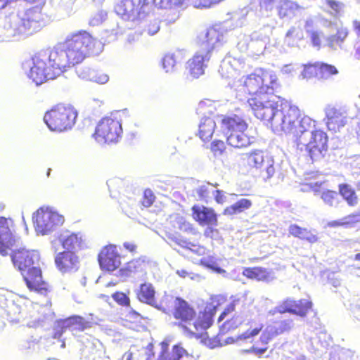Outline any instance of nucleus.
Segmentation results:
<instances>
[{
	"instance_id": "f257e3e1",
	"label": "nucleus",
	"mask_w": 360,
	"mask_h": 360,
	"mask_svg": "<svg viewBox=\"0 0 360 360\" xmlns=\"http://www.w3.org/2000/svg\"><path fill=\"white\" fill-rule=\"evenodd\" d=\"M241 91L249 97L247 103L258 119H269L276 106L275 93L281 88L277 75L261 69L243 78Z\"/></svg>"
},
{
	"instance_id": "f03ea898",
	"label": "nucleus",
	"mask_w": 360,
	"mask_h": 360,
	"mask_svg": "<svg viewBox=\"0 0 360 360\" xmlns=\"http://www.w3.org/2000/svg\"><path fill=\"white\" fill-rule=\"evenodd\" d=\"M272 111L271 117L259 120L269 122L275 130L281 131L291 136L293 141L297 136L300 139L302 136V129L306 128L304 122L314 120L308 115L302 116V112L298 106L284 98H281L280 103L276 101V106Z\"/></svg>"
},
{
	"instance_id": "7ed1b4c3",
	"label": "nucleus",
	"mask_w": 360,
	"mask_h": 360,
	"mask_svg": "<svg viewBox=\"0 0 360 360\" xmlns=\"http://www.w3.org/2000/svg\"><path fill=\"white\" fill-rule=\"evenodd\" d=\"M63 49L70 66L81 63L86 57L101 51V42L85 30H79L68 36Z\"/></svg>"
},
{
	"instance_id": "20e7f679",
	"label": "nucleus",
	"mask_w": 360,
	"mask_h": 360,
	"mask_svg": "<svg viewBox=\"0 0 360 360\" xmlns=\"http://www.w3.org/2000/svg\"><path fill=\"white\" fill-rule=\"evenodd\" d=\"M304 123L306 128L302 129V136L293 141L297 147L305 148L307 155L312 162H320L328 149V136L323 130L316 129V122L314 120Z\"/></svg>"
},
{
	"instance_id": "39448f33",
	"label": "nucleus",
	"mask_w": 360,
	"mask_h": 360,
	"mask_svg": "<svg viewBox=\"0 0 360 360\" xmlns=\"http://www.w3.org/2000/svg\"><path fill=\"white\" fill-rule=\"evenodd\" d=\"M220 127L226 136L227 144L234 148L241 149L249 147L254 138L248 134V124L239 115H224Z\"/></svg>"
},
{
	"instance_id": "423d86ee",
	"label": "nucleus",
	"mask_w": 360,
	"mask_h": 360,
	"mask_svg": "<svg viewBox=\"0 0 360 360\" xmlns=\"http://www.w3.org/2000/svg\"><path fill=\"white\" fill-rule=\"evenodd\" d=\"M77 117V111L69 104L58 103L47 111L44 120L51 131L63 132L71 129Z\"/></svg>"
},
{
	"instance_id": "0eeeda50",
	"label": "nucleus",
	"mask_w": 360,
	"mask_h": 360,
	"mask_svg": "<svg viewBox=\"0 0 360 360\" xmlns=\"http://www.w3.org/2000/svg\"><path fill=\"white\" fill-rule=\"evenodd\" d=\"M122 132L121 122L116 118L106 116L98 122L91 136L98 143L111 144L119 141Z\"/></svg>"
},
{
	"instance_id": "6e6552de",
	"label": "nucleus",
	"mask_w": 360,
	"mask_h": 360,
	"mask_svg": "<svg viewBox=\"0 0 360 360\" xmlns=\"http://www.w3.org/2000/svg\"><path fill=\"white\" fill-rule=\"evenodd\" d=\"M218 41V33L215 29H209L205 34L207 51L205 55L197 53L187 62L186 68L193 78H198L205 73V61L209 60L214 49V44Z\"/></svg>"
},
{
	"instance_id": "1a4fd4ad",
	"label": "nucleus",
	"mask_w": 360,
	"mask_h": 360,
	"mask_svg": "<svg viewBox=\"0 0 360 360\" xmlns=\"http://www.w3.org/2000/svg\"><path fill=\"white\" fill-rule=\"evenodd\" d=\"M32 66L30 70V77L37 84L54 79L51 65L49 58L46 49H42L32 57Z\"/></svg>"
},
{
	"instance_id": "9d476101",
	"label": "nucleus",
	"mask_w": 360,
	"mask_h": 360,
	"mask_svg": "<svg viewBox=\"0 0 360 360\" xmlns=\"http://www.w3.org/2000/svg\"><path fill=\"white\" fill-rule=\"evenodd\" d=\"M239 300H233L224 309L218 318V322L225 319V321L220 326L219 332L210 345L211 347L218 340L221 342L219 337L228 333L230 331L237 329L243 323L242 317L238 314H233L236 311V307L238 304ZM224 342V340L222 343Z\"/></svg>"
},
{
	"instance_id": "9b49d317",
	"label": "nucleus",
	"mask_w": 360,
	"mask_h": 360,
	"mask_svg": "<svg viewBox=\"0 0 360 360\" xmlns=\"http://www.w3.org/2000/svg\"><path fill=\"white\" fill-rule=\"evenodd\" d=\"M248 166L258 169L264 179H270L275 174L273 158L265 155L262 150L255 149L245 153Z\"/></svg>"
},
{
	"instance_id": "f8f14e48",
	"label": "nucleus",
	"mask_w": 360,
	"mask_h": 360,
	"mask_svg": "<svg viewBox=\"0 0 360 360\" xmlns=\"http://www.w3.org/2000/svg\"><path fill=\"white\" fill-rule=\"evenodd\" d=\"M63 217L56 212L43 209L38 210L34 216L36 230L42 235L47 234L63 224Z\"/></svg>"
},
{
	"instance_id": "ddd939ff",
	"label": "nucleus",
	"mask_w": 360,
	"mask_h": 360,
	"mask_svg": "<svg viewBox=\"0 0 360 360\" xmlns=\"http://www.w3.org/2000/svg\"><path fill=\"white\" fill-rule=\"evenodd\" d=\"M28 290L42 295L51 291V286L43 278L41 269L39 266L31 268L20 273Z\"/></svg>"
},
{
	"instance_id": "4468645a",
	"label": "nucleus",
	"mask_w": 360,
	"mask_h": 360,
	"mask_svg": "<svg viewBox=\"0 0 360 360\" xmlns=\"http://www.w3.org/2000/svg\"><path fill=\"white\" fill-rule=\"evenodd\" d=\"M313 302L309 299L294 300L285 299L282 304L276 308V311L280 314L290 313L300 317H305L313 309Z\"/></svg>"
},
{
	"instance_id": "2eb2a0df",
	"label": "nucleus",
	"mask_w": 360,
	"mask_h": 360,
	"mask_svg": "<svg viewBox=\"0 0 360 360\" xmlns=\"http://www.w3.org/2000/svg\"><path fill=\"white\" fill-rule=\"evenodd\" d=\"M247 329L241 334L236 337H230L224 340V342L222 343L218 340L212 347H221L224 345L235 344L238 342H244L249 339H252L258 335L261 332L262 333L264 328V324L260 321L255 319H250L245 323Z\"/></svg>"
},
{
	"instance_id": "dca6fc26",
	"label": "nucleus",
	"mask_w": 360,
	"mask_h": 360,
	"mask_svg": "<svg viewBox=\"0 0 360 360\" xmlns=\"http://www.w3.org/2000/svg\"><path fill=\"white\" fill-rule=\"evenodd\" d=\"M13 265L22 273L31 268L39 262V255L37 251L20 248L15 250L11 255Z\"/></svg>"
},
{
	"instance_id": "f3484780",
	"label": "nucleus",
	"mask_w": 360,
	"mask_h": 360,
	"mask_svg": "<svg viewBox=\"0 0 360 360\" xmlns=\"http://www.w3.org/2000/svg\"><path fill=\"white\" fill-rule=\"evenodd\" d=\"M13 221L11 218L0 217V254L8 255V250L15 244Z\"/></svg>"
},
{
	"instance_id": "a211bd4d",
	"label": "nucleus",
	"mask_w": 360,
	"mask_h": 360,
	"mask_svg": "<svg viewBox=\"0 0 360 360\" xmlns=\"http://www.w3.org/2000/svg\"><path fill=\"white\" fill-rule=\"evenodd\" d=\"M101 268L108 271L116 270L121 264L120 257L114 245L103 247L98 255Z\"/></svg>"
},
{
	"instance_id": "6ab92c4d",
	"label": "nucleus",
	"mask_w": 360,
	"mask_h": 360,
	"mask_svg": "<svg viewBox=\"0 0 360 360\" xmlns=\"http://www.w3.org/2000/svg\"><path fill=\"white\" fill-rule=\"evenodd\" d=\"M192 218L200 226H218V214L212 207L194 205L191 207Z\"/></svg>"
},
{
	"instance_id": "aec40b11",
	"label": "nucleus",
	"mask_w": 360,
	"mask_h": 360,
	"mask_svg": "<svg viewBox=\"0 0 360 360\" xmlns=\"http://www.w3.org/2000/svg\"><path fill=\"white\" fill-rule=\"evenodd\" d=\"M326 124L329 131L337 132L347 124L346 112L340 108L328 106L325 110Z\"/></svg>"
},
{
	"instance_id": "412c9836",
	"label": "nucleus",
	"mask_w": 360,
	"mask_h": 360,
	"mask_svg": "<svg viewBox=\"0 0 360 360\" xmlns=\"http://www.w3.org/2000/svg\"><path fill=\"white\" fill-rule=\"evenodd\" d=\"M46 51L55 79L70 66L63 48L46 49Z\"/></svg>"
},
{
	"instance_id": "4be33fe9",
	"label": "nucleus",
	"mask_w": 360,
	"mask_h": 360,
	"mask_svg": "<svg viewBox=\"0 0 360 360\" xmlns=\"http://www.w3.org/2000/svg\"><path fill=\"white\" fill-rule=\"evenodd\" d=\"M55 264L62 273H69L79 269V259L75 252L65 250L56 255Z\"/></svg>"
},
{
	"instance_id": "5701e85b",
	"label": "nucleus",
	"mask_w": 360,
	"mask_h": 360,
	"mask_svg": "<svg viewBox=\"0 0 360 360\" xmlns=\"http://www.w3.org/2000/svg\"><path fill=\"white\" fill-rule=\"evenodd\" d=\"M217 312V307L212 304L206 305L203 310L200 311L198 315H196L192 327L196 331L205 330L209 328L214 322V316Z\"/></svg>"
},
{
	"instance_id": "b1692460",
	"label": "nucleus",
	"mask_w": 360,
	"mask_h": 360,
	"mask_svg": "<svg viewBox=\"0 0 360 360\" xmlns=\"http://www.w3.org/2000/svg\"><path fill=\"white\" fill-rule=\"evenodd\" d=\"M148 262L143 257L133 259L126 263L123 268L119 270V274L123 277H129L132 275H146Z\"/></svg>"
},
{
	"instance_id": "393cba45",
	"label": "nucleus",
	"mask_w": 360,
	"mask_h": 360,
	"mask_svg": "<svg viewBox=\"0 0 360 360\" xmlns=\"http://www.w3.org/2000/svg\"><path fill=\"white\" fill-rule=\"evenodd\" d=\"M126 13H148L153 9L155 0H122Z\"/></svg>"
},
{
	"instance_id": "a878e982",
	"label": "nucleus",
	"mask_w": 360,
	"mask_h": 360,
	"mask_svg": "<svg viewBox=\"0 0 360 360\" xmlns=\"http://www.w3.org/2000/svg\"><path fill=\"white\" fill-rule=\"evenodd\" d=\"M243 275L247 278L266 283L274 279L273 272L262 266L245 268L243 271Z\"/></svg>"
},
{
	"instance_id": "bb28decb",
	"label": "nucleus",
	"mask_w": 360,
	"mask_h": 360,
	"mask_svg": "<svg viewBox=\"0 0 360 360\" xmlns=\"http://www.w3.org/2000/svg\"><path fill=\"white\" fill-rule=\"evenodd\" d=\"M63 330L84 331L92 327V323L80 316H70L60 321Z\"/></svg>"
},
{
	"instance_id": "cd10ccee",
	"label": "nucleus",
	"mask_w": 360,
	"mask_h": 360,
	"mask_svg": "<svg viewBox=\"0 0 360 360\" xmlns=\"http://www.w3.org/2000/svg\"><path fill=\"white\" fill-rule=\"evenodd\" d=\"M155 290L150 283H144L140 285L137 292V299L143 302L155 307H158L155 299Z\"/></svg>"
},
{
	"instance_id": "c85d7f7f",
	"label": "nucleus",
	"mask_w": 360,
	"mask_h": 360,
	"mask_svg": "<svg viewBox=\"0 0 360 360\" xmlns=\"http://www.w3.org/2000/svg\"><path fill=\"white\" fill-rule=\"evenodd\" d=\"M180 221L178 219L167 221L165 226L166 241L174 248L179 245Z\"/></svg>"
},
{
	"instance_id": "c756f323",
	"label": "nucleus",
	"mask_w": 360,
	"mask_h": 360,
	"mask_svg": "<svg viewBox=\"0 0 360 360\" xmlns=\"http://www.w3.org/2000/svg\"><path fill=\"white\" fill-rule=\"evenodd\" d=\"M274 338L264 329L259 336V338L252 342V346L247 352L258 357H261L268 350L269 343Z\"/></svg>"
},
{
	"instance_id": "7c9ffc66",
	"label": "nucleus",
	"mask_w": 360,
	"mask_h": 360,
	"mask_svg": "<svg viewBox=\"0 0 360 360\" xmlns=\"http://www.w3.org/2000/svg\"><path fill=\"white\" fill-rule=\"evenodd\" d=\"M61 245L65 251L76 252L86 248L84 240L79 233H72L61 240Z\"/></svg>"
},
{
	"instance_id": "2f4dec72",
	"label": "nucleus",
	"mask_w": 360,
	"mask_h": 360,
	"mask_svg": "<svg viewBox=\"0 0 360 360\" xmlns=\"http://www.w3.org/2000/svg\"><path fill=\"white\" fill-rule=\"evenodd\" d=\"M159 308L165 313L172 314L175 319H180V298L166 295L162 300Z\"/></svg>"
},
{
	"instance_id": "473e14b6",
	"label": "nucleus",
	"mask_w": 360,
	"mask_h": 360,
	"mask_svg": "<svg viewBox=\"0 0 360 360\" xmlns=\"http://www.w3.org/2000/svg\"><path fill=\"white\" fill-rule=\"evenodd\" d=\"M216 122L211 117H204L199 124L198 136L203 141H209L215 131Z\"/></svg>"
},
{
	"instance_id": "72a5a7b5",
	"label": "nucleus",
	"mask_w": 360,
	"mask_h": 360,
	"mask_svg": "<svg viewBox=\"0 0 360 360\" xmlns=\"http://www.w3.org/2000/svg\"><path fill=\"white\" fill-rule=\"evenodd\" d=\"M196 318V311L193 306L181 299V327L188 330L190 333H194L189 328Z\"/></svg>"
},
{
	"instance_id": "f704fd0d",
	"label": "nucleus",
	"mask_w": 360,
	"mask_h": 360,
	"mask_svg": "<svg viewBox=\"0 0 360 360\" xmlns=\"http://www.w3.org/2000/svg\"><path fill=\"white\" fill-rule=\"evenodd\" d=\"M293 328V320L291 319H282L274 323L273 326H267L265 330L273 338L288 333Z\"/></svg>"
},
{
	"instance_id": "c9c22d12",
	"label": "nucleus",
	"mask_w": 360,
	"mask_h": 360,
	"mask_svg": "<svg viewBox=\"0 0 360 360\" xmlns=\"http://www.w3.org/2000/svg\"><path fill=\"white\" fill-rule=\"evenodd\" d=\"M252 205V202L250 199L241 198L233 205L225 207L222 212V214L228 217L234 216L249 210Z\"/></svg>"
},
{
	"instance_id": "e433bc0d",
	"label": "nucleus",
	"mask_w": 360,
	"mask_h": 360,
	"mask_svg": "<svg viewBox=\"0 0 360 360\" xmlns=\"http://www.w3.org/2000/svg\"><path fill=\"white\" fill-rule=\"evenodd\" d=\"M289 233L291 236L306 240L310 243H316L319 240L316 234L305 228H302L297 224H292L289 226Z\"/></svg>"
},
{
	"instance_id": "4c0bfd02",
	"label": "nucleus",
	"mask_w": 360,
	"mask_h": 360,
	"mask_svg": "<svg viewBox=\"0 0 360 360\" xmlns=\"http://www.w3.org/2000/svg\"><path fill=\"white\" fill-rule=\"evenodd\" d=\"M360 222V212H354L344 217L341 219L330 221L326 226L329 228L352 227Z\"/></svg>"
},
{
	"instance_id": "58836bf2",
	"label": "nucleus",
	"mask_w": 360,
	"mask_h": 360,
	"mask_svg": "<svg viewBox=\"0 0 360 360\" xmlns=\"http://www.w3.org/2000/svg\"><path fill=\"white\" fill-rule=\"evenodd\" d=\"M77 73L79 77L94 81L98 84H105L108 81V76L101 72H95L89 68H79L77 70Z\"/></svg>"
},
{
	"instance_id": "ea45409f",
	"label": "nucleus",
	"mask_w": 360,
	"mask_h": 360,
	"mask_svg": "<svg viewBox=\"0 0 360 360\" xmlns=\"http://www.w3.org/2000/svg\"><path fill=\"white\" fill-rule=\"evenodd\" d=\"M339 193L347 202L349 206H355L358 203V196L355 191L347 184H340L338 185Z\"/></svg>"
},
{
	"instance_id": "a19ab883",
	"label": "nucleus",
	"mask_w": 360,
	"mask_h": 360,
	"mask_svg": "<svg viewBox=\"0 0 360 360\" xmlns=\"http://www.w3.org/2000/svg\"><path fill=\"white\" fill-rule=\"evenodd\" d=\"M320 196L323 202L330 207H333L340 202L338 193L333 190L323 191Z\"/></svg>"
},
{
	"instance_id": "79ce46f5",
	"label": "nucleus",
	"mask_w": 360,
	"mask_h": 360,
	"mask_svg": "<svg viewBox=\"0 0 360 360\" xmlns=\"http://www.w3.org/2000/svg\"><path fill=\"white\" fill-rule=\"evenodd\" d=\"M181 242L183 243L182 246L191 250L198 255H204L206 252V249L205 247L200 245L197 242V240L193 239V241H190L187 240L186 237L181 238Z\"/></svg>"
},
{
	"instance_id": "37998d69",
	"label": "nucleus",
	"mask_w": 360,
	"mask_h": 360,
	"mask_svg": "<svg viewBox=\"0 0 360 360\" xmlns=\"http://www.w3.org/2000/svg\"><path fill=\"white\" fill-rule=\"evenodd\" d=\"M302 75L305 79L319 78V62L304 65Z\"/></svg>"
},
{
	"instance_id": "c03bdc74",
	"label": "nucleus",
	"mask_w": 360,
	"mask_h": 360,
	"mask_svg": "<svg viewBox=\"0 0 360 360\" xmlns=\"http://www.w3.org/2000/svg\"><path fill=\"white\" fill-rule=\"evenodd\" d=\"M338 74V69L332 65L319 62V79H327Z\"/></svg>"
},
{
	"instance_id": "a18cd8bd",
	"label": "nucleus",
	"mask_w": 360,
	"mask_h": 360,
	"mask_svg": "<svg viewBox=\"0 0 360 360\" xmlns=\"http://www.w3.org/2000/svg\"><path fill=\"white\" fill-rule=\"evenodd\" d=\"M325 181H316L314 179V176H309L306 179V182L303 184L305 190H310L315 194L321 193L323 185Z\"/></svg>"
},
{
	"instance_id": "49530a36",
	"label": "nucleus",
	"mask_w": 360,
	"mask_h": 360,
	"mask_svg": "<svg viewBox=\"0 0 360 360\" xmlns=\"http://www.w3.org/2000/svg\"><path fill=\"white\" fill-rule=\"evenodd\" d=\"M213 191V185L207 183L200 186L197 189V194L201 200L207 202L211 198Z\"/></svg>"
},
{
	"instance_id": "de8ad7c7",
	"label": "nucleus",
	"mask_w": 360,
	"mask_h": 360,
	"mask_svg": "<svg viewBox=\"0 0 360 360\" xmlns=\"http://www.w3.org/2000/svg\"><path fill=\"white\" fill-rule=\"evenodd\" d=\"M348 36V30L345 28L340 29L337 32L330 36L329 41L331 46L340 45Z\"/></svg>"
},
{
	"instance_id": "09e8293b",
	"label": "nucleus",
	"mask_w": 360,
	"mask_h": 360,
	"mask_svg": "<svg viewBox=\"0 0 360 360\" xmlns=\"http://www.w3.org/2000/svg\"><path fill=\"white\" fill-rule=\"evenodd\" d=\"M155 198L154 193L150 189L146 188L143 191L141 205L145 208L150 207L155 202Z\"/></svg>"
},
{
	"instance_id": "8fccbe9b",
	"label": "nucleus",
	"mask_w": 360,
	"mask_h": 360,
	"mask_svg": "<svg viewBox=\"0 0 360 360\" xmlns=\"http://www.w3.org/2000/svg\"><path fill=\"white\" fill-rule=\"evenodd\" d=\"M112 297L119 305L122 307L130 306L129 297L123 292L117 291L112 295Z\"/></svg>"
},
{
	"instance_id": "3c124183",
	"label": "nucleus",
	"mask_w": 360,
	"mask_h": 360,
	"mask_svg": "<svg viewBox=\"0 0 360 360\" xmlns=\"http://www.w3.org/2000/svg\"><path fill=\"white\" fill-rule=\"evenodd\" d=\"M176 65V61L173 55L167 54L162 59V66L167 72H172Z\"/></svg>"
},
{
	"instance_id": "603ef678",
	"label": "nucleus",
	"mask_w": 360,
	"mask_h": 360,
	"mask_svg": "<svg viewBox=\"0 0 360 360\" xmlns=\"http://www.w3.org/2000/svg\"><path fill=\"white\" fill-rule=\"evenodd\" d=\"M212 152L215 155H221L226 150L225 143L221 140H214L210 145Z\"/></svg>"
},
{
	"instance_id": "864d4df0",
	"label": "nucleus",
	"mask_w": 360,
	"mask_h": 360,
	"mask_svg": "<svg viewBox=\"0 0 360 360\" xmlns=\"http://www.w3.org/2000/svg\"><path fill=\"white\" fill-rule=\"evenodd\" d=\"M311 41L314 46L319 48L321 45V39L323 34L321 32L313 30L309 32Z\"/></svg>"
},
{
	"instance_id": "5fc2aeb1",
	"label": "nucleus",
	"mask_w": 360,
	"mask_h": 360,
	"mask_svg": "<svg viewBox=\"0 0 360 360\" xmlns=\"http://www.w3.org/2000/svg\"><path fill=\"white\" fill-rule=\"evenodd\" d=\"M207 228L205 229L203 234L205 237L215 239L219 235V230L215 227L217 226H205Z\"/></svg>"
},
{
	"instance_id": "6e6d98bb",
	"label": "nucleus",
	"mask_w": 360,
	"mask_h": 360,
	"mask_svg": "<svg viewBox=\"0 0 360 360\" xmlns=\"http://www.w3.org/2000/svg\"><path fill=\"white\" fill-rule=\"evenodd\" d=\"M326 4L333 11L335 15L339 14L341 11L342 4L336 0H326Z\"/></svg>"
},
{
	"instance_id": "4d7b16f0",
	"label": "nucleus",
	"mask_w": 360,
	"mask_h": 360,
	"mask_svg": "<svg viewBox=\"0 0 360 360\" xmlns=\"http://www.w3.org/2000/svg\"><path fill=\"white\" fill-rule=\"evenodd\" d=\"M212 195L217 203L222 205L226 202V197L222 191L214 190Z\"/></svg>"
},
{
	"instance_id": "13d9d810",
	"label": "nucleus",
	"mask_w": 360,
	"mask_h": 360,
	"mask_svg": "<svg viewBox=\"0 0 360 360\" xmlns=\"http://www.w3.org/2000/svg\"><path fill=\"white\" fill-rule=\"evenodd\" d=\"M124 248L131 253H135L137 250V245L134 243L124 242L123 243Z\"/></svg>"
},
{
	"instance_id": "bf43d9fd",
	"label": "nucleus",
	"mask_w": 360,
	"mask_h": 360,
	"mask_svg": "<svg viewBox=\"0 0 360 360\" xmlns=\"http://www.w3.org/2000/svg\"><path fill=\"white\" fill-rule=\"evenodd\" d=\"M174 354H172L168 360H180V349L178 345H175L173 347Z\"/></svg>"
},
{
	"instance_id": "052dcab7",
	"label": "nucleus",
	"mask_w": 360,
	"mask_h": 360,
	"mask_svg": "<svg viewBox=\"0 0 360 360\" xmlns=\"http://www.w3.org/2000/svg\"><path fill=\"white\" fill-rule=\"evenodd\" d=\"M200 263L202 265H203L204 266H206V267H208V268H210V269H214V264L215 262H213V261L210 262L205 258H202L200 260Z\"/></svg>"
},
{
	"instance_id": "680f3d73",
	"label": "nucleus",
	"mask_w": 360,
	"mask_h": 360,
	"mask_svg": "<svg viewBox=\"0 0 360 360\" xmlns=\"http://www.w3.org/2000/svg\"><path fill=\"white\" fill-rule=\"evenodd\" d=\"M129 316L136 320H140L141 319V314L135 311L134 310L131 311L129 313Z\"/></svg>"
},
{
	"instance_id": "e2e57ef3",
	"label": "nucleus",
	"mask_w": 360,
	"mask_h": 360,
	"mask_svg": "<svg viewBox=\"0 0 360 360\" xmlns=\"http://www.w3.org/2000/svg\"><path fill=\"white\" fill-rule=\"evenodd\" d=\"M353 25H354V30L356 32L357 36L360 37V22L354 21Z\"/></svg>"
},
{
	"instance_id": "0e129e2a",
	"label": "nucleus",
	"mask_w": 360,
	"mask_h": 360,
	"mask_svg": "<svg viewBox=\"0 0 360 360\" xmlns=\"http://www.w3.org/2000/svg\"><path fill=\"white\" fill-rule=\"evenodd\" d=\"M296 32V28L292 27H291L289 30H288V32H286V37H289V38H291L294 36L295 33Z\"/></svg>"
},
{
	"instance_id": "69168bd1",
	"label": "nucleus",
	"mask_w": 360,
	"mask_h": 360,
	"mask_svg": "<svg viewBox=\"0 0 360 360\" xmlns=\"http://www.w3.org/2000/svg\"><path fill=\"white\" fill-rule=\"evenodd\" d=\"M124 356H127L126 360H132L133 359V353L131 352H126L124 354Z\"/></svg>"
},
{
	"instance_id": "338daca9",
	"label": "nucleus",
	"mask_w": 360,
	"mask_h": 360,
	"mask_svg": "<svg viewBox=\"0 0 360 360\" xmlns=\"http://www.w3.org/2000/svg\"><path fill=\"white\" fill-rule=\"evenodd\" d=\"M354 259H355L356 261H359V262H360V252L356 253V254L354 255Z\"/></svg>"
},
{
	"instance_id": "774afa93",
	"label": "nucleus",
	"mask_w": 360,
	"mask_h": 360,
	"mask_svg": "<svg viewBox=\"0 0 360 360\" xmlns=\"http://www.w3.org/2000/svg\"><path fill=\"white\" fill-rule=\"evenodd\" d=\"M356 54H358V55L360 56V47H359L358 49H356Z\"/></svg>"
}]
</instances>
